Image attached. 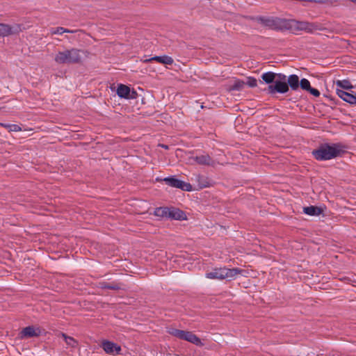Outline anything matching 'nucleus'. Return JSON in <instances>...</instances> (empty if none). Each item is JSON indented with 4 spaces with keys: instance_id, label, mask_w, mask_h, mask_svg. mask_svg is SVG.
Listing matches in <instances>:
<instances>
[{
    "instance_id": "obj_4",
    "label": "nucleus",
    "mask_w": 356,
    "mask_h": 356,
    "mask_svg": "<svg viewBox=\"0 0 356 356\" xmlns=\"http://www.w3.org/2000/svg\"><path fill=\"white\" fill-rule=\"evenodd\" d=\"M85 51L81 49L72 48L63 51H58L55 56L54 60L58 64L79 63L81 61Z\"/></svg>"
},
{
    "instance_id": "obj_22",
    "label": "nucleus",
    "mask_w": 356,
    "mask_h": 356,
    "mask_svg": "<svg viewBox=\"0 0 356 356\" xmlns=\"http://www.w3.org/2000/svg\"><path fill=\"white\" fill-rule=\"evenodd\" d=\"M245 83L241 80H236L234 83L229 86V90H237L240 91L245 86Z\"/></svg>"
},
{
    "instance_id": "obj_29",
    "label": "nucleus",
    "mask_w": 356,
    "mask_h": 356,
    "mask_svg": "<svg viewBox=\"0 0 356 356\" xmlns=\"http://www.w3.org/2000/svg\"><path fill=\"white\" fill-rule=\"evenodd\" d=\"M50 33L51 35H55V34L61 35V34H63V27L52 28L50 30Z\"/></svg>"
},
{
    "instance_id": "obj_24",
    "label": "nucleus",
    "mask_w": 356,
    "mask_h": 356,
    "mask_svg": "<svg viewBox=\"0 0 356 356\" xmlns=\"http://www.w3.org/2000/svg\"><path fill=\"white\" fill-rule=\"evenodd\" d=\"M61 336L68 346L74 347L76 345V341L72 337H68L64 333H61Z\"/></svg>"
},
{
    "instance_id": "obj_2",
    "label": "nucleus",
    "mask_w": 356,
    "mask_h": 356,
    "mask_svg": "<svg viewBox=\"0 0 356 356\" xmlns=\"http://www.w3.org/2000/svg\"><path fill=\"white\" fill-rule=\"evenodd\" d=\"M324 29L323 26L317 22L285 19L284 30H289L293 33H297L298 31L313 33L316 31H323Z\"/></svg>"
},
{
    "instance_id": "obj_8",
    "label": "nucleus",
    "mask_w": 356,
    "mask_h": 356,
    "mask_svg": "<svg viewBox=\"0 0 356 356\" xmlns=\"http://www.w3.org/2000/svg\"><path fill=\"white\" fill-rule=\"evenodd\" d=\"M116 92L120 97L127 99H136L138 95L135 90L131 91L130 88L124 84L118 85Z\"/></svg>"
},
{
    "instance_id": "obj_10",
    "label": "nucleus",
    "mask_w": 356,
    "mask_h": 356,
    "mask_svg": "<svg viewBox=\"0 0 356 356\" xmlns=\"http://www.w3.org/2000/svg\"><path fill=\"white\" fill-rule=\"evenodd\" d=\"M156 61L158 63L164 64V65H172L174 63V60L172 57L163 55V56H155L149 59H146L144 60L145 63Z\"/></svg>"
},
{
    "instance_id": "obj_5",
    "label": "nucleus",
    "mask_w": 356,
    "mask_h": 356,
    "mask_svg": "<svg viewBox=\"0 0 356 356\" xmlns=\"http://www.w3.org/2000/svg\"><path fill=\"white\" fill-rule=\"evenodd\" d=\"M265 27L273 30H284L285 19L273 17L257 16L252 18Z\"/></svg>"
},
{
    "instance_id": "obj_12",
    "label": "nucleus",
    "mask_w": 356,
    "mask_h": 356,
    "mask_svg": "<svg viewBox=\"0 0 356 356\" xmlns=\"http://www.w3.org/2000/svg\"><path fill=\"white\" fill-rule=\"evenodd\" d=\"M168 218L177 220H183L186 219V213L177 208H170V213L168 215Z\"/></svg>"
},
{
    "instance_id": "obj_28",
    "label": "nucleus",
    "mask_w": 356,
    "mask_h": 356,
    "mask_svg": "<svg viewBox=\"0 0 356 356\" xmlns=\"http://www.w3.org/2000/svg\"><path fill=\"white\" fill-rule=\"evenodd\" d=\"M245 84H247L248 86L251 88H254L257 86V81L255 78L250 76L248 78Z\"/></svg>"
},
{
    "instance_id": "obj_7",
    "label": "nucleus",
    "mask_w": 356,
    "mask_h": 356,
    "mask_svg": "<svg viewBox=\"0 0 356 356\" xmlns=\"http://www.w3.org/2000/svg\"><path fill=\"white\" fill-rule=\"evenodd\" d=\"M276 80L275 83L269 85L268 87V92L270 94H275V92L284 94L289 91V86L286 83V76L284 74H277Z\"/></svg>"
},
{
    "instance_id": "obj_13",
    "label": "nucleus",
    "mask_w": 356,
    "mask_h": 356,
    "mask_svg": "<svg viewBox=\"0 0 356 356\" xmlns=\"http://www.w3.org/2000/svg\"><path fill=\"white\" fill-rule=\"evenodd\" d=\"M193 159L200 165H213L214 164V161L209 154L196 156Z\"/></svg>"
},
{
    "instance_id": "obj_32",
    "label": "nucleus",
    "mask_w": 356,
    "mask_h": 356,
    "mask_svg": "<svg viewBox=\"0 0 356 356\" xmlns=\"http://www.w3.org/2000/svg\"><path fill=\"white\" fill-rule=\"evenodd\" d=\"M76 31H74V30H70V29H65V28H63V33H75Z\"/></svg>"
},
{
    "instance_id": "obj_11",
    "label": "nucleus",
    "mask_w": 356,
    "mask_h": 356,
    "mask_svg": "<svg viewBox=\"0 0 356 356\" xmlns=\"http://www.w3.org/2000/svg\"><path fill=\"white\" fill-rule=\"evenodd\" d=\"M39 335V329L35 330L33 326L26 327L20 332V337L22 339L38 337Z\"/></svg>"
},
{
    "instance_id": "obj_6",
    "label": "nucleus",
    "mask_w": 356,
    "mask_h": 356,
    "mask_svg": "<svg viewBox=\"0 0 356 356\" xmlns=\"http://www.w3.org/2000/svg\"><path fill=\"white\" fill-rule=\"evenodd\" d=\"M168 332L178 339H183L191 343H193L198 346H202L203 343H202L200 339L190 331L181 330L176 328H169Z\"/></svg>"
},
{
    "instance_id": "obj_25",
    "label": "nucleus",
    "mask_w": 356,
    "mask_h": 356,
    "mask_svg": "<svg viewBox=\"0 0 356 356\" xmlns=\"http://www.w3.org/2000/svg\"><path fill=\"white\" fill-rule=\"evenodd\" d=\"M299 86L306 91H308L311 88L310 82L305 78L300 80Z\"/></svg>"
},
{
    "instance_id": "obj_16",
    "label": "nucleus",
    "mask_w": 356,
    "mask_h": 356,
    "mask_svg": "<svg viewBox=\"0 0 356 356\" xmlns=\"http://www.w3.org/2000/svg\"><path fill=\"white\" fill-rule=\"evenodd\" d=\"M99 287L101 289H111V290H120L122 289V285L118 283H108L106 282H99Z\"/></svg>"
},
{
    "instance_id": "obj_9",
    "label": "nucleus",
    "mask_w": 356,
    "mask_h": 356,
    "mask_svg": "<svg viewBox=\"0 0 356 356\" xmlns=\"http://www.w3.org/2000/svg\"><path fill=\"white\" fill-rule=\"evenodd\" d=\"M102 347L107 354L113 355L120 354L121 347L112 341H103Z\"/></svg>"
},
{
    "instance_id": "obj_3",
    "label": "nucleus",
    "mask_w": 356,
    "mask_h": 356,
    "mask_svg": "<svg viewBox=\"0 0 356 356\" xmlns=\"http://www.w3.org/2000/svg\"><path fill=\"white\" fill-rule=\"evenodd\" d=\"M244 271V270L238 268H215L212 271L207 273L205 276L207 278L211 280H227L228 281H231L235 280L238 275L242 274Z\"/></svg>"
},
{
    "instance_id": "obj_14",
    "label": "nucleus",
    "mask_w": 356,
    "mask_h": 356,
    "mask_svg": "<svg viewBox=\"0 0 356 356\" xmlns=\"http://www.w3.org/2000/svg\"><path fill=\"white\" fill-rule=\"evenodd\" d=\"M300 81L298 75L291 74L288 77L286 83L289 86V88H290L292 90H296L299 88Z\"/></svg>"
},
{
    "instance_id": "obj_17",
    "label": "nucleus",
    "mask_w": 356,
    "mask_h": 356,
    "mask_svg": "<svg viewBox=\"0 0 356 356\" xmlns=\"http://www.w3.org/2000/svg\"><path fill=\"white\" fill-rule=\"evenodd\" d=\"M166 184L170 186L180 188H181V183L183 181L174 177H166L163 179Z\"/></svg>"
},
{
    "instance_id": "obj_26",
    "label": "nucleus",
    "mask_w": 356,
    "mask_h": 356,
    "mask_svg": "<svg viewBox=\"0 0 356 356\" xmlns=\"http://www.w3.org/2000/svg\"><path fill=\"white\" fill-rule=\"evenodd\" d=\"M345 102L350 104L356 105V93L354 95L353 93L349 92Z\"/></svg>"
},
{
    "instance_id": "obj_23",
    "label": "nucleus",
    "mask_w": 356,
    "mask_h": 356,
    "mask_svg": "<svg viewBox=\"0 0 356 356\" xmlns=\"http://www.w3.org/2000/svg\"><path fill=\"white\" fill-rule=\"evenodd\" d=\"M336 86L341 89H350L353 88L351 83L348 80H339L336 82Z\"/></svg>"
},
{
    "instance_id": "obj_19",
    "label": "nucleus",
    "mask_w": 356,
    "mask_h": 356,
    "mask_svg": "<svg viewBox=\"0 0 356 356\" xmlns=\"http://www.w3.org/2000/svg\"><path fill=\"white\" fill-rule=\"evenodd\" d=\"M276 77L277 74L273 72L264 73L261 76L263 81L268 84L272 83L273 82L275 83Z\"/></svg>"
},
{
    "instance_id": "obj_18",
    "label": "nucleus",
    "mask_w": 356,
    "mask_h": 356,
    "mask_svg": "<svg viewBox=\"0 0 356 356\" xmlns=\"http://www.w3.org/2000/svg\"><path fill=\"white\" fill-rule=\"evenodd\" d=\"M303 211L309 216H318L321 213V209L315 206H309L303 208Z\"/></svg>"
},
{
    "instance_id": "obj_30",
    "label": "nucleus",
    "mask_w": 356,
    "mask_h": 356,
    "mask_svg": "<svg viewBox=\"0 0 356 356\" xmlns=\"http://www.w3.org/2000/svg\"><path fill=\"white\" fill-rule=\"evenodd\" d=\"M180 189L186 191H191L192 190V186L188 183L182 181L181 188H180Z\"/></svg>"
},
{
    "instance_id": "obj_31",
    "label": "nucleus",
    "mask_w": 356,
    "mask_h": 356,
    "mask_svg": "<svg viewBox=\"0 0 356 356\" xmlns=\"http://www.w3.org/2000/svg\"><path fill=\"white\" fill-rule=\"evenodd\" d=\"M308 92H309L312 95H313L314 97H319L320 96V92L316 89V88H310V89L308 90Z\"/></svg>"
},
{
    "instance_id": "obj_21",
    "label": "nucleus",
    "mask_w": 356,
    "mask_h": 356,
    "mask_svg": "<svg viewBox=\"0 0 356 356\" xmlns=\"http://www.w3.org/2000/svg\"><path fill=\"white\" fill-rule=\"evenodd\" d=\"M197 180L198 185L201 188L209 187L211 185L210 180H209L208 178L204 176L199 175L197 178Z\"/></svg>"
},
{
    "instance_id": "obj_15",
    "label": "nucleus",
    "mask_w": 356,
    "mask_h": 356,
    "mask_svg": "<svg viewBox=\"0 0 356 356\" xmlns=\"http://www.w3.org/2000/svg\"><path fill=\"white\" fill-rule=\"evenodd\" d=\"M13 27L8 24L0 23V37H6L13 34Z\"/></svg>"
},
{
    "instance_id": "obj_27",
    "label": "nucleus",
    "mask_w": 356,
    "mask_h": 356,
    "mask_svg": "<svg viewBox=\"0 0 356 356\" xmlns=\"http://www.w3.org/2000/svg\"><path fill=\"white\" fill-rule=\"evenodd\" d=\"M336 92H337V95L340 98H341L343 101H346V99L349 93V92H346L343 90L338 88L336 89Z\"/></svg>"
},
{
    "instance_id": "obj_34",
    "label": "nucleus",
    "mask_w": 356,
    "mask_h": 356,
    "mask_svg": "<svg viewBox=\"0 0 356 356\" xmlns=\"http://www.w3.org/2000/svg\"><path fill=\"white\" fill-rule=\"evenodd\" d=\"M160 146L162 147L163 148L165 149H168V146L166 145L162 144V145H160Z\"/></svg>"
},
{
    "instance_id": "obj_33",
    "label": "nucleus",
    "mask_w": 356,
    "mask_h": 356,
    "mask_svg": "<svg viewBox=\"0 0 356 356\" xmlns=\"http://www.w3.org/2000/svg\"><path fill=\"white\" fill-rule=\"evenodd\" d=\"M12 127H13L12 129L13 131H17L21 130V128L17 124H13Z\"/></svg>"
},
{
    "instance_id": "obj_1",
    "label": "nucleus",
    "mask_w": 356,
    "mask_h": 356,
    "mask_svg": "<svg viewBox=\"0 0 356 356\" xmlns=\"http://www.w3.org/2000/svg\"><path fill=\"white\" fill-rule=\"evenodd\" d=\"M344 146L340 143H325L312 151V155L318 161H326L341 156L345 151Z\"/></svg>"
},
{
    "instance_id": "obj_20",
    "label": "nucleus",
    "mask_w": 356,
    "mask_h": 356,
    "mask_svg": "<svg viewBox=\"0 0 356 356\" xmlns=\"http://www.w3.org/2000/svg\"><path fill=\"white\" fill-rule=\"evenodd\" d=\"M170 213V208L168 207H159L154 210V214L156 216L161 218H168Z\"/></svg>"
}]
</instances>
